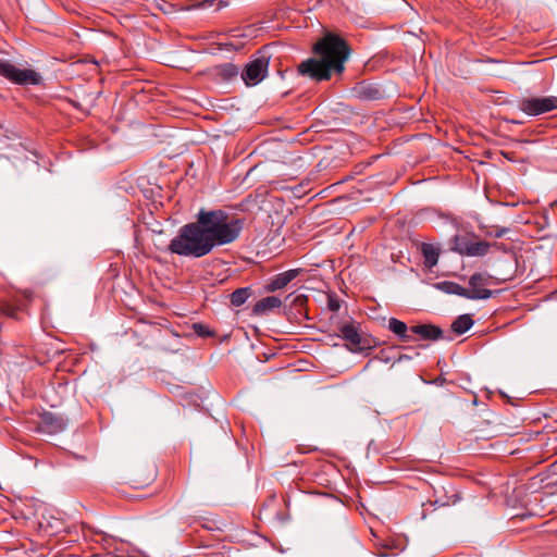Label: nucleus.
Here are the masks:
<instances>
[{
    "instance_id": "nucleus-1",
    "label": "nucleus",
    "mask_w": 557,
    "mask_h": 557,
    "mask_svg": "<svg viewBox=\"0 0 557 557\" xmlns=\"http://www.w3.org/2000/svg\"><path fill=\"white\" fill-rule=\"evenodd\" d=\"M243 230L239 219L230 218L223 210H200L196 222L188 223L178 230L170 242L172 253L201 258L212 251L215 246L235 242Z\"/></svg>"
},
{
    "instance_id": "nucleus-2",
    "label": "nucleus",
    "mask_w": 557,
    "mask_h": 557,
    "mask_svg": "<svg viewBox=\"0 0 557 557\" xmlns=\"http://www.w3.org/2000/svg\"><path fill=\"white\" fill-rule=\"evenodd\" d=\"M313 53L314 57L298 65V72L313 81L322 82L343 74L350 49L343 38L327 33L313 45Z\"/></svg>"
},
{
    "instance_id": "nucleus-3",
    "label": "nucleus",
    "mask_w": 557,
    "mask_h": 557,
    "mask_svg": "<svg viewBox=\"0 0 557 557\" xmlns=\"http://www.w3.org/2000/svg\"><path fill=\"white\" fill-rule=\"evenodd\" d=\"M0 75L13 84L39 85L42 77L39 73L30 69H21L8 60H0Z\"/></svg>"
},
{
    "instance_id": "nucleus-4",
    "label": "nucleus",
    "mask_w": 557,
    "mask_h": 557,
    "mask_svg": "<svg viewBox=\"0 0 557 557\" xmlns=\"http://www.w3.org/2000/svg\"><path fill=\"white\" fill-rule=\"evenodd\" d=\"M518 108L528 115H540L557 109V97H530L522 98L518 102Z\"/></svg>"
},
{
    "instance_id": "nucleus-5",
    "label": "nucleus",
    "mask_w": 557,
    "mask_h": 557,
    "mask_svg": "<svg viewBox=\"0 0 557 557\" xmlns=\"http://www.w3.org/2000/svg\"><path fill=\"white\" fill-rule=\"evenodd\" d=\"M269 61V57L259 55L245 66L242 78L247 86H255L267 76Z\"/></svg>"
},
{
    "instance_id": "nucleus-6",
    "label": "nucleus",
    "mask_w": 557,
    "mask_h": 557,
    "mask_svg": "<svg viewBox=\"0 0 557 557\" xmlns=\"http://www.w3.org/2000/svg\"><path fill=\"white\" fill-rule=\"evenodd\" d=\"M494 277L488 273H474L469 278L468 295H476L479 297H466L471 300L488 299L493 296V292L486 286L493 284Z\"/></svg>"
},
{
    "instance_id": "nucleus-7",
    "label": "nucleus",
    "mask_w": 557,
    "mask_h": 557,
    "mask_svg": "<svg viewBox=\"0 0 557 557\" xmlns=\"http://www.w3.org/2000/svg\"><path fill=\"white\" fill-rule=\"evenodd\" d=\"M492 245L487 242H472L467 238L455 237V250H457L461 255H467L471 257H482L485 256L490 247Z\"/></svg>"
},
{
    "instance_id": "nucleus-8",
    "label": "nucleus",
    "mask_w": 557,
    "mask_h": 557,
    "mask_svg": "<svg viewBox=\"0 0 557 557\" xmlns=\"http://www.w3.org/2000/svg\"><path fill=\"white\" fill-rule=\"evenodd\" d=\"M339 336L347 342V347L351 351L361 349V336L358 327L354 323H344L338 327Z\"/></svg>"
},
{
    "instance_id": "nucleus-9",
    "label": "nucleus",
    "mask_w": 557,
    "mask_h": 557,
    "mask_svg": "<svg viewBox=\"0 0 557 557\" xmlns=\"http://www.w3.org/2000/svg\"><path fill=\"white\" fill-rule=\"evenodd\" d=\"M354 95L362 100H377L383 97V90L373 83L362 82L352 89Z\"/></svg>"
},
{
    "instance_id": "nucleus-10",
    "label": "nucleus",
    "mask_w": 557,
    "mask_h": 557,
    "mask_svg": "<svg viewBox=\"0 0 557 557\" xmlns=\"http://www.w3.org/2000/svg\"><path fill=\"white\" fill-rule=\"evenodd\" d=\"M33 293L30 290H23L21 296L15 298V304L4 302L1 305V312L10 318H16L17 312L23 310L26 302L30 301Z\"/></svg>"
},
{
    "instance_id": "nucleus-11",
    "label": "nucleus",
    "mask_w": 557,
    "mask_h": 557,
    "mask_svg": "<svg viewBox=\"0 0 557 557\" xmlns=\"http://www.w3.org/2000/svg\"><path fill=\"white\" fill-rule=\"evenodd\" d=\"M299 274V270H288L275 275L267 285L268 292H275L287 286Z\"/></svg>"
},
{
    "instance_id": "nucleus-12",
    "label": "nucleus",
    "mask_w": 557,
    "mask_h": 557,
    "mask_svg": "<svg viewBox=\"0 0 557 557\" xmlns=\"http://www.w3.org/2000/svg\"><path fill=\"white\" fill-rule=\"evenodd\" d=\"M411 335H419L422 339L436 341L442 337L443 331L432 324H418L410 327Z\"/></svg>"
},
{
    "instance_id": "nucleus-13",
    "label": "nucleus",
    "mask_w": 557,
    "mask_h": 557,
    "mask_svg": "<svg viewBox=\"0 0 557 557\" xmlns=\"http://www.w3.org/2000/svg\"><path fill=\"white\" fill-rule=\"evenodd\" d=\"M388 330L403 342L409 343L414 341V337L411 335L410 327H408L405 322L396 318H391L388 320Z\"/></svg>"
},
{
    "instance_id": "nucleus-14",
    "label": "nucleus",
    "mask_w": 557,
    "mask_h": 557,
    "mask_svg": "<svg viewBox=\"0 0 557 557\" xmlns=\"http://www.w3.org/2000/svg\"><path fill=\"white\" fill-rule=\"evenodd\" d=\"M437 289L445 294L457 295L460 297H478L476 295H468L467 288L450 281L438 282L434 285Z\"/></svg>"
},
{
    "instance_id": "nucleus-15",
    "label": "nucleus",
    "mask_w": 557,
    "mask_h": 557,
    "mask_svg": "<svg viewBox=\"0 0 557 557\" xmlns=\"http://www.w3.org/2000/svg\"><path fill=\"white\" fill-rule=\"evenodd\" d=\"M212 75L223 82L233 79L238 75V69L232 63H224L212 69Z\"/></svg>"
},
{
    "instance_id": "nucleus-16",
    "label": "nucleus",
    "mask_w": 557,
    "mask_h": 557,
    "mask_svg": "<svg viewBox=\"0 0 557 557\" xmlns=\"http://www.w3.org/2000/svg\"><path fill=\"white\" fill-rule=\"evenodd\" d=\"M282 306V301L276 296H268L256 302L253 306V312L256 314L267 313L275 308H280Z\"/></svg>"
},
{
    "instance_id": "nucleus-17",
    "label": "nucleus",
    "mask_w": 557,
    "mask_h": 557,
    "mask_svg": "<svg viewBox=\"0 0 557 557\" xmlns=\"http://www.w3.org/2000/svg\"><path fill=\"white\" fill-rule=\"evenodd\" d=\"M421 253L424 258V265L429 269H432L437 264L440 257V248L432 244L422 243L421 244Z\"/></svg>"
},
{
    "instance_id": "nucleus-18",
    "label": "nucleus",
    "mask_w": 557,
    "mask_h": 557,
    "mask_svg": "<svg viewBox=\"0 0 557 557\" xmlns=\"http://www.w3.org/2000/svg\"><path fill=\"white\" fill-rule=\"evenodd\" d=\"M42 423L49 433H58L64 429L63 420L52 413H46L42 417Z\"/></svg>"
},
{
    "instance_id": "nucleus-19",
    "label": "nucleus",
    "mask_w": 557,
    "mask_h": 557,
    "mask_svg": "<svg viewBox=\"0 0 557 557\" xmlns=\"http://www.w3.org/2000/svg\"><path fill=\"white\" fill-rule=\"evenodd\" d=\"M473 325V320L469 314L458 317L451 324V330L457 334H463Z\"/></svg>"
},
{
    "instance_id": "nucleus-20",
    "label": "nucleus",
    "mask_w": 557,
    "mask_h": 557,
    "mask_svg": "<svg viewBox=\"0 0 557 557\" xmlns=\"http://www.w3.org/2000/svg\"><path fill=\"white\" fill-rule=\"evenodd\" d=\"M249 296V288H238L231 294V304L235 307H239L246 302Z\"/></svg>"
},
{
    "instance_id": "nucleus-21",
    "label": "nucleus",
    "mask_w": 557,
    "mask_h": 557,
    "mask_svg": "<svg viewBox=\"0 0 557 557\" xmlns=\"http://www.w3.org/2000/svg\"><path fill=\"white\" fill-rule=\"evenodd\" d=\"M508 232L507 227L502 226H493L491 230L486 231L485 234L490 237L500 238Z\"/></svg>"
},
{
    "instance_id": "nucleus-22",
    "label": "nucleus",
    "mask_w": 557,
    "mask_h": 557,
    "mask_svg": "<svg viewBox=\"0 0 557 557\" xmlns=\"http://www.w3.org/2000/svg\"><path fill=\"white\" fill-rule=\"evenodd\" d=\"M194 330L200 336L210 335L208 327L203 324H195Z\"/></svg>"
},
{
    "instance_id": "nucleus-23",
    "label": "nucleus",
    "mask_w": 557,
    "mask_h": 557,
    "mask_svg": "<svg viewBox=\"0 0 557 557\" xmlns=\"http://www.w3.org/2000/svg\"><path fill=\"white\" fill-rule=\"evenodd\" d=\"M308 298L305 295H298L294 298L293 304L297 307H302L306 305Z\"/></svg>"
},
{
    "instance_id": "nucleus-24",
    "label": "nucleus",
    "mask_w": 557,
    "mask_h": 557,
    "mask_svg": "<svg viewBox=\"0 0 557 557\" xmlns=\"http://www.w3.org/2000/svg\"><path fill=\"white\" fill-rule=\"evenodd\" d=\"M339 301L334 298L329 299V308L331 311H338L339 310Z\"/></svg>"
},
{
    "instance_id": "nucleus-25",
    "label": "nucleus",
    "mask_w": 557,
    "mask_h": 557,
    "mask_svg": "<svg viewBox=\"0 0 557 557\" xmlns=\"http://www.w3.org/2000/svg\"><path fill=\"white\" fill-rule=\"evenodd\" d=\"M502 154L509 161H512L513 160V157H512V153L511 152H502Z\"/></svg>"
},
{
    "instance_id": "nucleus-26",
    "label": "nucleus",
    "mask_w": 557,
    "mask_h": 557,
    "mask_svg": "<svg viewBox=\"0 0 557 557\" xmlns=\"http://www.w3.org/2000/svg\"><path fill=\"white\" fill-rule=\"evenodd\" d=\"M403 359H404V360H407V359H408V357H407V356H400V357H399V360H403Z\"/></svg>"
},
{
    "instance_id": "nucleus-27",
    "label": "nucleus",
    "mask_w": 557,
    "mask_h": 557,
    "mask_svg": "<svg viewBox=\"0 0 557 557\" xmlns=\"http://www.w3.org/2000/svg\"><path fill=\"white\" fill-rule=\"evenodd\" d=\"M512 123L519 124L520 122L518 120H512Z\"/></svg>"
},
{
    "instance_id": "nucleus-28",
    "label": "nucleus",
    "mask_w": 557,
    "mask_h": 557,
    "mask_svg": "<svg viewBox=\"0 0 557 557\" xmlns=\"http://www.w3.org/2000/svg\"><path fill=\"white\" fill-rule=\"evenodd\" d=\"M518 143L523 144V143H529V141L528 140H519Z\"/></svg>"
}]
</instances>
